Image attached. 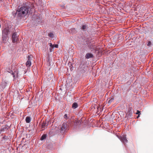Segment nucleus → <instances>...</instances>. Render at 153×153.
<instances>
[{
    "label": "nucleus",
    "instance_id": "1",
    "mask_svg": "<svg viewBox=\"0 0 153 153\" xmlns=\"http://www.w3.org/2000/svg\"><path fill=\"white\" fill-rule=\"evenodd\" d=\"M28 10L26 7H22L16 11V15L19 16H24L27 14Z\"/></svg>",
    "mask_w": 153,
    "mask_h": 153
},
{
    "label": "nucleus",
    "instance_id": "2",
    "mask_svg": "<svg viewBox=\"0 0 153 153\" xmlns=\"http://www.w3.org/2000/svg\"><path fill=\"white\" fill-rule=\"evenodd\" d=\"M119 138L124 144L128 142V140L125 136H119Z\"/></svg>",
    "mask_w": 153,
    "mask_h": 153
},
{
    "label": "nucleus",
    "instance_id": "3",
    "mask_svg": "<svg viewBox=\"0 0 153 153\" xmlns=\"http://www.w3.org/2000/svg\"><path fill=\"white\" fill-rule=\"evenodd\" d=\"M67 124L66 123H63V124L62 125V126L61 127V130L62 131H65V130L67 128Z\"/></svg>",
    "mask_w": 153,
    "mask_h": 153
},
{
    "label": "nucleus",
    "instance_id": "4",
    "mask_svg": "<svg viewBox=\"0 0 153 153\" xmlns=\"http://www.w3.org/2000/svg\"><path fill=\"white\" fill-rule=\"evenodd\" d=\"M17 34L16 33H14L12 35L13 42H16L17 40Z\"/></svg>",
    "mask_w": 153,
    "mask_h": 153
},
{
    "label": "nucleus",
    "instance_id": "5",
    "mask_svg": "<svg viewBox=\"0 0 153 153\" xmlns=\"http://www.w3.org/2000/svg\"><path fill=\"white\" fill-rule=\"evenodd\" d=\"M8 36H4L2 35V42L3 43H5L7 40Z\"/></svg>",
    "mask_w": 153,
    "mask_h": 153
},
{
    "label": "nucleus",
    "instance_id": "6",
    "mask_svg": "<svg viewBox=\"0 0 153 153\" xmlns=\"http://www.w3.org/2000/svg\"><path fill=\"white\" fill-rule=\"evenodd\" d=\"M8 33H9V30H8V29L5 28L2 31V35L5 36H7V35L8 34Z\"/></svg>",
    "mask_w": 153,
    "mask_h": 153
},
{
    "label": "nucleus",
    "instance_id": "7",
    "mask_svg": "<svg viewBox=\"0 0 153 153\" xmlns=\"http://www.w3.org/2000/svg\"><path fill=\"white\" fill-rule=\"evenodd\" d=\"M93 57V55L90 53H88L86 54L85 56V57L86 59H88L90 58H92Z\"/></svg>",
    "mask_w": 153,
    "mask_h": 153
},
{
    "label": "nucleus",
    "instance_id": "8",
    "mask_svg": "<svg viewBox=\"0 0 153 153\" xmlns=\"http://www.w3.org/2000/svg\"><path fill=\"white\" fill-rule=\"evenodd\" d=\"M14 78V80L15 79V78L17 77H18V74L17 73H16L15 72L14 73H13L12 74Z\"/></svg>",
    "mask_w": 153,
    "mask_h": 153
},
{
    "label": "nucleus",
    "instance_id": "9",
    "mask_svg": "<svg viewBox=\"0 0 153 153\" xmlns=\"http://www.w3.org/2000/svg\"><path fill=\"white\" fill-rule=\"evenodd\" d=\"M50 46L52 48H53V46H55V47L56 48H58V45H52V43H49Z\"/></svg>",
    "mask_w": 153,
    "mask_h": 153
},
{
    "label": "nucleus",
    "instance_id": "10",
    "mask_svg": "<svg viewBox=\"0 0 153 153\" xmlns=\"http://www.w3.org/2000/svg\"><path fill=\"white\" fill-rule=\"evenodd\" d=\"M46 136L47 135L46 134H43L40 138V140H42L45 139L46 138Z\"/></svg>",
    "mask_w": 153,
    "mask_h": 153
},
{
    "label": "nucleus",
    "instance_id": "11",
    "mask_svg": "<svg viewBox=\"0 0 153 153\" xmlns=\"http://www.w3.org/2000/svg\"><path fill=\"white\" fill-rule=\"evenodd\" d=\"M78 106L76 102L73 103L72 104V107L74 108H77Z\"/></svg>",
    "mask_w": 153,
    "mask_h": 153
},
{
    "label": "nucleus",
    "instance_id": "12",
    "mask_svg": "<svg viewBox=\"0 0 153 153\" xmlns=\"http://www.w3.org/2000/svg\"><path fill=\"white\" fill-rule=\"evenodd\" d=\"M6 85V83L4 82H3L1 85L2 88H4Z\"/></svg>",
    "mask_w": 153,
    "mask_h": 153
},
{
    "label": "nucleus",
    "instance_id": "13",
    "mask_svg": "<svg viewBox=\"0 0 153 153\" xmlns=\"http://www.w3.org/2000/svg\"><path fill=\"white\" fill-rule=\"evenodd\" d=\"M33 57L32 55H29V66L31 65V63L32 62H31V60L30 59Z\"/></svg>",
    "mask_w": 153,
    "mask_h": 153
},
{
    "label": "nucleus",
    "instance_id": "14",
    "mask_svg": "<svg viewBox=\"0 0 153 153\" xmlns=\"http://www.w3.org/2000/svg\"><path fill=\"white\" fill-rule=\"evenodd\" d=\"M48 36H49L51 38H53L54 37V34L52 33H49L48 35Z\"/></svg>",
    "mask_w": 153,
    "mask_h": 153
},
{
    "label": "nucleus",
    "instance_id": "15",
    "mask_svg": "<svg viewBox=\"0 0 153 153\" xmlns=\"http://www.w3.org/2000/svg\"><path fill=\"white\" fill-rule=\"evenodd\" d=\"M87 26L86 25H83L82 26V29L84 30L87 28Z\"/></svg>",
    "mask_w": 153,
    "mask_h": 153
},
{
    "label": "nucleus",
    "instance_id": "16",
    "mask_svg": "<svg viewBox=\"0 0 153 153\" xmlns=\"http://www.w3.org/2000/svg\"><path fill=\"white\" fill-rule=\"evenodd\" d=\"M48 124H47L45 122H43L42 125V128H45V126H46Z\"/></svg>",
    "mask_w": 153,
    "mask_h": 153
},
{
    "label": "nucleus",
    "instance_id": "17",
    "mask_svg": "<svg viewBox=\"0 0 153 153\" xmlns=\"http://www.w3.org/2000/svg\"><path fill=\"white\" fill-rule=\"evenodd\" d=\"M114 100V98H111L108 101V103H111V102L113 101Z\"/></svg>",
    "mask_w": 153,
    "mask_h": 153
},
{
    "label": "nucleus",
    "instance_id": "18",
    "mask_svg": "<svg viewBox=\"0 0 153 153\" xmlns=\"http://www.w3.org/2000/svg\"><path fill=\"white\" fill-rule=\"evenodd\" d=\"M140 114V111H139L138 110H137V112L136 113V114H138V116L137 118H138L139 116V115Z\"/></svg>",
    "mask_w": 153,
    "mask_h": 153
},
{
    "label": "nucleus",
    "instance_id": "19",
    "mask_svg": "<svg viewBox=\"0 0 153 153\" xmlns=\"http://www.w3.org/2000/svg\"><path fill=\"white\" fill-rule=\"evenodd\" d=\"M64 118L66 119H68V117L67 114H65L64 115Z\"/></svg>",
    "mask_w": 153,
    "mask_h": 153
},
{
    "label": "nucleus",
    "instance_id": "20",
    "mask_svg": "<svg viewBox=\"0 0 153 153\" xmlns=\"http://www.w3.org/2000/svg\"><path fill=\"white\" fill-rule=\"evenodd\" d=\"M26 121L27 123H29V117H27L26 118Z\"/></svg>",
    "mask_w": 153,
    "mask_h": 153
},
{
    "label": "nucleus",
    "instance_id": "21",
    "mask_svg": "<svg viewBox=\"0 0 153 153\" xmlns=\"http://www.w3.org/2000/svg\"><path fill=\"white\" fill-rule=\"evenodd\" d=\"M151 45V42L150 41H148V42L147 43V45L148 46H150Z\"/></svg>",
    "mask_w": 153,
    "mask_h": 153
},
{
    "label": "nucleus",
    "instance_id": "22",
    "mask_svg": "<svg viewBox=\"0 0 153 153\" xmlns=\"http://www.w3.org/2000/svg\"><path fill=\"white\" fill-rule=\"evenodd\" d=\"M26 65L28 67V65H29V61H27V62H26Z\"/></svg>",
    "mask_w": 153,
    "mask_h": 153
},
{
    "label": "nucleus",
    "instance_id": "23",
    "mask_svg": "<svg viewBox=\"0 0 153 153\" xmlns=\"http://www.w3.org/2000/svg\"><path fill=\"white\" fill-rule=\"evenodd\" d=\"M52 48H50V52H51V51H52Z\"/></svg>",
    "mask_w": 153,
    "mask_h": 153
},
{
    "label": "nucleus",
    "instance_id": "24",
    "mask_svg": "<svg viewBox=\"0 0 153 153\" xmlns=\"http://www.w3.org/2000/svg\"><path fill=\"white\" fill-rule=\"evenodd\" d=\"M30 117H29V122H30Z\"/></svg>",
    "mask_w": 153,
    "mask_h": 153
},
{
    "label": "nucleus",
    "instance_id": "25",
    "mask_svg": "<svg viewBox=\"0 0 153 153\" xmlns=\"http://www.w3.org/2000/svg\"><path fill=\"white\" fill-rule=\"evenodd\" d=\"M31 60H32V59H31ZM31 62H34V60H33V61H31Z\"/></svg>",
    "mask_w": 153,
    "mask_h": 153
},
{
    "label": "nucleus",
    "instance_id": "26",
    "mask_svg": "<svg viewBox=\"0 0 153 153\" xmlns=\"http://www.w3.org/2000/svg\"><path fill=\"white\" fill-rule=\"evenodd\" d=\"M54 46H53V48H54V47H54Z\"/></svg>",
    "mask_w": 153,
    "mask_h": 153
}]
</instances>
